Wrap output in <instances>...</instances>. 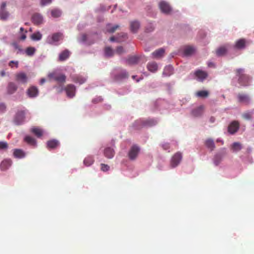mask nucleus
<instances>
[{"label":"nucleus","instance_id":"1","mask_svg":"<svg viewBox=\"0 0 254 254\" xmlns=\"http://www.w3.org/2000/svg\"><path fill=\"white\" fill-rule=\"evenodd\" d=\"M236 75L238 77V82L242 86H246L250 85L251 80L250 76L245 73L244 68H237L235 70Z\"/></svg>","mask_w":254,"mask_h":254},{"label":"nucleus","instance_id":"2","mask_svg":"<svg viewBox=\"0 0 254 254\" xmlns=\"http://www.w3.org/2000/svg\"><path fill=\"white\" fill-rule=\"evenodd\" d=\"M49 79H54L59 82L64 83L65 81L66 76L63 74H57L56 72L49 73L48 75Z\"/></svg>","mask_w":254,"mask_h":254},{"label":"nucleus","instance_id":"3","mask_svg":"<svg viewBox=\"0 0 254 254\" xmlns=\"http://www.w3.org/2000/svg\"><path fill=\"white\" fill-rule=\"evenodd\" d=\"M182 159V154L181 152H178L175 153L172 157L171 160V166L172 168L176 167L180 163Z\"/></svg>","mask_w":254,"mask_h":254},{"label":"nucleus","instance_id":"4","mask_svg":"<svg viewBox=\"0 0 254 254\" xmlns=\"http://www.w3.org/2000/svg\"><path fill=\"white\" fill-rule=\"evenodd\" d=\"M63 38V34L61 33H54L51 37L49 36L47 38V42L49 44L53 45L55 42L59 41Z\"/></svg>","mask_w":254,"mask_h":254},{"label":"nucleus","instance_id":"5","mask_svg":"<svg viewBox=\"0 0 254 254\" xmlns=\"http://www.w3.org/2000/svg\"><path fill=\"white\" fill-rule=\"evenodd\" d=\"M139 151L140 149L137 145H133L128 153L129 158L131 160H135L137 158Z\"/></svg>","mask_w":254,"mask_h":254},{"label":"nucleus","instance_id":"6","mask_svg":"<svg viewBox=\"0 0 254 254\" xmlns=\"http://www.w3.org/2000/svg\"><path fill=\"white\" fill-rule=\"evenodd\" d=\"M6 5V2H3L0 7V19L2 20L7 19L9 16V13L5 9Z\"/></svg>","mask_w":254,"mask_h":254},{"label":"nucleus","instance_id":"7","mask_svg":"<svg viewBox=\"0 0 254 254\" xmlns=\"http://www.w3.org/2000/svg\"><path fill=\"white\" fill-rule=\"evenodd\" d=\"M25 119V112L23 111H18L15 117L14 122L17 125H19L22 124Z\"/></svg>","mask_w":254,"mask_h":254},{"label":"nucleus","instance_id":"8","mask_svg":"<svg viewBox=\"0 0 254 254\" xmlns=\"http://www.w3.org/2000/svg\"><path fill=\"white\" fill-rule=\"evenodd\" d=\"M66 95L69 98H73L75 96L76 88L72 84H68L64 88Z\"/></svg>","mask_w":254,"mask_h":254},{"label":"nucleus","instance_id":"9","mask_svg":"<svg viewBox=\"0 0 254 254\" xmlns=\"http://www.w3.org/2000/svg\"><path fill=\"white\" fill-rule=\"evenodd\" d=\"M15 80L22 84H26L28 81V77L24 72H19L15 74Z\"/></svg>","mask_w":254,"mask_h":254},{"label":"nucleus","instance_id":"10","mask_svg":"<svg viewBox=\"0 0 254 254\" xmlns=\"http://www.w3.org/2000/svg\"><path fill=\"white\" fill-rule=\"evenodd\" d=\"M204 109V106L200 105L193 109L191 112V114L193 117H200L203 114Z\"/></svg>","mask_w":254,"mask_h":254},{"label":"nucleus","instance_id":"11","mask_svg":"<svg viewBox=\"0 0 254 254\" xmlns=\"http://www.w3.org/2000/svg\"><path fill=\"white\" fill-rule=\"evenodd\" d=\"M239 123L238 121H233L229 126L228 128V132L231 134H234L237 131L239 128Z\"/></svg>","mask_w":254,"mask_h":254},{"label":"nucleus","instance_id":"12","mask_svg":"<svg viewBox=\"0 0 254 254\" xmlns=\"http://www.w3.org/2000/svg\"><path fill=\"white\" fill-rule=\"evenodd\" d=\"M159 7L162 12L169 14L171 11L170 5L165 1H161L159 3Z\"/></svg>","mask_w":254,"mask_h":254},{"label":"nucleus","instance_id":"13","mask_svg":"<svg viewBox=\"0 0 254 254\" xmlns=\"http://www.w3.org/2000/svg\"><path fill=\"white\" fill-rule=\"evenodd\" d=\"M27 94L30 98L35 97L38 95V89L36 86H30L27 90Z\"/></svg>","mask_w":254,"mask_h":254},{"label":"nucleus","instance_id":"14","mask_svg":"<svg viewBox=\"0 0 254 254\" xmlns=\"http://www.w3.org/2000/svg\"><path fill=\"white\" fill-rule=\"evenodd\" d=\"M12 164V161L10 159H6L3 160L0 165V168L1 170L4 171L9 168Z\"/></svg>","mask_w":254,"mask_h":254},{"label":"nucleus","instance_id":"15","mask_svg":"<svg viewBox=\"0 0 254 254\" xmlns=\"http://www.w3.org/2000/svg\"><path fill=\"white\" fill-rule=\"evenodd\" d=\"M194 74L199 81H203L207 76V73L201 70H196L194 72Z\"/></svg>","mask_w":254,"mask_h":254},{"label":"nucleus","instance_id":"16","mask_svg":"<svg viewBox=\"0 0 254 254\" xmlns=\"http://www.w3.org/2000/svg\"><path fill=\"white\" fill-rule=\"evenodd\" d=\"M238 98L239 102L246 104L250 103V98L247 95L240 93L238 95Z\"/></svg>","mask_w":254,"mask_h":254},{"label":"nucleus","instance_id":"17","mask_svg":"<svg viewBox=\"0 0 254 254\" xmlns=\"http://www.w3.org/2000/svg\"><path fill=\"white\" fill-rule=\"evenodd\" d=\"M17 89V86L14 82H10L7 87V92L8 94H13Z\"/></svg>","mask_w":254,"mask_h":254},{"label":"nucleus","instance_id":"18","mask_svg":"<svg viewBox=\"0 0 254 254\" xmlns=\"http://www.w3.org/2000/svg\"><path fill=\"white\" fill-rule=\"evenodd\" d=\"M70 55V52L68 50H64L60 54L59 60L60 61H64L69 57Z\"/></svg>","mask_w":254,"mask_h":254},{"label":"nucleus","instance_id":"19","mask_svg":"<svg viewBox=\"0 0 254 254\" xmlns=\"http://www.w3.org/2000/svg\"><path fill=\"white\" fill-rule=\"evenodd\" d=\"M32 21L34 24L38 25L42 23L43 17L40 14L35 13L32 17Z\"/></svg>","mask_w":254,"mask_h":254},{"label":"nucleus","instance_id":"20","mask_svg":"<svg viewBox=\"0 0 254 254\" xmlns=\"http://www.w3.org/2000/svg\"><path fill=\"white\" fill-rule=\"evenodd\" d=\"M165 53V50L163 48H160L156 50L152 53L153 58L159 59L163 56Z\"/></svg>","mask_w":254,"mask_h":254},{"label":"nucleus","instance_id":"21","mask_svg":"<svg viewBox=\"0 0 254 254\" xmlns=\"http://www.w3.org/2000/svg\"><path fill=\"white\" fill-rule=\"evenodd\" d=\"M104 154L106 157L111 159L114 156L115 151L113 148H111V147H107L104 150Z\"/></svg>","mask_w":254,"mask_h":254},{"label":"nucleus","instance_id":"22","mask_svg":"<svg viewBox=\"0 0 254 254\" xmlns=\"http://www.w3.org/2000/svg\"><path fill=\"white\" fill-rule=\"evenodd\" d=\"M128 76V73L126 71H123L120 73L117 74L115 76V80L118 81L127 78Z\"/></svg>","mask_w":254,"mask_h":254},{"label":"nucleus","instance_id":"23","mask_svg":"<svg viewBox=\"0 0 254 254\" xmlns=\"http://www.w3.org/2000/svg\"><path fill=\"white\" fill-rule=\"evenodd\" d=\"M130 30L133 33H136L140 27V24L137 21H131L130 23Z\"/></svg>","mask_w":254,"mask_h":254},{"label":"nucleus","instance_id":"24","mask_svg":"<svg viewBox=\"0 0 254 254\" xmlns=\"http://www.w3.org/2000/svg\"><path fill=\"white\" fill-rule=\"evenodd\" d=\"M246 43L245 39H240L236 42L235 47L238 49H244L245 47Z\"/></svg>","mask_w":254,"mask_h":254},{"label":"nucleus","instance_id":"25","mask_svg":"<svg viewBox=\"0 0 254 254\" xmlns=\"http://www.w3.org/2000/svg\"><path fill=\"white\" fill-rule=\"evenodd\" d=\"M13 156L15 158H22L25 157V154L21 149H15L13 150Z\"/></svg>","mask_w":254,"mask_h":254},{"label":"nucleus","instance_id":"26","mask_svg":"<svg viewBox=\"0 0 254 254\" xmlns=\"http://www.w3.org/2000/svg\"><path fill=\"white\" fill-rule=\"evenodd\" d=\"M205 146L209 149L211 151H212L214 149L215 146L213 139L211 138H208L206 139L204 143Z\"/></svg>","mask_w":254,"mask_h":254},{"label":"nucleus","instance_id":"27","mask_svg":"<svg viewBox=\"0 0 254 254\" xmlns=\"http://www.w3.org/2000/svg\"><path fill=\"white\" fill-rule=\"evenodd\" d=\"M138 57L136 56L129 57L126 60L127 63L128 65L136 64L138 62Z\"/></svg>","mask_w":254,"mask_h":254},{"label":"nucleus","instance_id":"28","mask_svg":"<svg viewBox=\"0 0 254 254\" xmlns=\"http://www.w3.org/2000/svg\"><path fill=\"white\" fill-rule=\"evenodd\" d=\"M147 67L148 69L150 71L152 72H156L158 69V65L154 62L149 63L147 64Z\"/></svg>","mask_w":254,"mask_h":254},{"label":"nucleus","instance_id":"29","mask_svg":"<svg viewBox=\"0 0 254 254\" xmlns=\"http://www.w3.org/2000/svg\"><path fill=\"white\" fill-rule=\"evenodd\" d=\"M59 145V142L56 139L51 140L47 142V147L49 148L54 149L57 148Z\"/></svg>","mask_w":254,"mask_h":254},{"label":"nucleus","instance_id":"30","mask_svg":"<svg viewBox=\"0 0 254 254\" xmlns=\"http://www.w3.org/2000/svg\"><path fill=\"white\" fill-rule=\"evenodd\" d=\"M173 73V67L171 65L166 66L163 71V74L165 76H169Z\"/></svg>","mask_w":254,"mask_h":254},{"label":"nucleus","instance_id":"31","mask_svg":"<svg viewBox=\"0 0 254 254\" xmlns=\"http://www.w3.org/2000/svg\"><path fill=\"white\" fill-rule=\"evenodd\" d=\"M31 132L34 133L37 137H40L43 135V131L41 129L36 127L31 128Z\"/></svg>","mask_w":254,"mask_h":254},{"label":"nucleus","instance_id":"32","mask_svg":"<svg viewBox=\"0 0 254 254\" xmlns=\"http://www.w3.org/2000/svg\"><path fill=\"white\" fill-rule=\"evenodd\" d=\"M194 49L191 46H187L184 50V54L185 56H188L192 55L194 52Z\"/></svg>","mask_w":254,"mask_h":254},{"label":"nucleus","instance_id":"33","mask_svg":"<svg viewBox=\"0 0 254 254\" xmlns=\"http://www.w3.org/2000/svg\"><path fill=\"white\" fill-rule=\"evenodd\" d=\"M157 124V121L154 119H147L143 122L144 126L152 127Z\"/></svg>","mask_w":254,"mask_h":254},{"label":"nucleus","instance_id":"34","mask_svg":"<svg viewBox=\"0 0 254 254\" xmlns=\"http://www.w3.org/2000/svg\"><path fill=\"white\" fill-rule=\"evenodd\" d=\"M24 141L31 145L36 146V140L30 136H26L24 138Z\"/></svg>","mask_w":254,"mask_h":254},{"label":"nucleus","instance_id":"35","mask_svg":"<svg viewBox=\"0 0 254 254\" xmlns=\"http://www.w3.org/2000/svg\"><path fill=\"white\" fill-rule=\"evenodd\" d=\"M227 52V49L224 46H222L219 48L216 53L218 56H222L224 55Z\"/></svg>","mask_w":254,"mask_h":254},{"label":"nucleus","instance_id":"36","mask_svg":"<svg viewBox=\"0 0 254 254\" xmlns=\"http://www.w3.org/2000/svg\"><path fill=\"white\" fill-rule=\"evenodd\" d=\"M94 162V159L92 156H88L85 158L84 164L86 166H89Z\"/></svg>","mask_w":254,"mask_h":254},{"label":"nucleus","instance_id":"37","mask_svg":"<svg viewBox=\"0 0 254 254\" xmlns=\"http://www.w3.org/2000/svg\"><path fill=\"white\" fill-rule=\"evenodd\" d=\"M42 37V35L39 32H35L31 36V38L34 41H39L41 39Z\"/></svg>","mask_w":254,"mask_h":254},{"label":"nucleus","instance_id":"38","mask_svg":"<svg viewBox=\"0 0 254 254\" xmlns=\"http://www.w3.org/2000/svg\"><path fill=\"white\" fill-rule=\"evenodd\" d=\"M196 95L197 96L199 97L205 98L208 96L209 92L206 90H201L197 91Z\"/></svg>","mask_w":254,"mask_h":254},{"label":"nucleus","instance_id":"39","mask_svg":"<svg viewBox=\"0 0 254 254\" xmlns=\"http://www.w3.org/2000/svg\"><path fill=\"white\" fill-rule=\"evenodd\" d=\"M242 149L241 144L239 142H234L232 145V149L233 151H238Z\"/></svg>","mask_w":254,"mask_h":254},{"label":"nucleus","instance_id":"40","mask_svg":"<svg viewBox=\"0 0 254 254\" xmlns=\"http://www.w3.org/2000/svg\"><path fill=\"white\" fill-rule=\"evenodd\" d=\"M105 54L107 57H112L114 55V52L110 47H107L105 48Z\"/></svg>","mask_w":254,"mask_h":254},{"label":"nucleus","instance_id":"41","mask_svg":"<svg viewBox=\"0 0 254 254\" xmlns=\"http://www.w3.org/2000/svg\"><path fill=\"white\" fill-rule=\"evenodd\" d=\"M62 14V12L60 9H54L51 11V15L53 17L57 18L60 17Z\"/></svg>","mask_w":254,"mask_h":254},{"label":"nucleus","instance_id":"42","mask_svg":"<svg viewBox=\"0 0 254 254\" xmlns=\"http://www.w3.org/2000/svg\"><path fill=\"white\" fill-rule=\"evenodd\" d=\"M86 78L81 76H77L74 78V82L79 83L80 84H83L86 81Z\"/></svg>","mask_w":254,"mask_h":254},{"label":"nucleus","instance_id":"43","mask_svg":"<svg viewBox=\"0 0 254 254\" xmlns=\"http://www.w3.org/2000/svg\"><path fill=\"white\" fill-rule=\"evenodd\" d=\"M222 157L220 155H216L213 158V163L215 166H218L221 162Z\"/></svg>","mask_w":254,"mask_h":254},{"label":"nucleus","instance_id":"44","mask_svg":"<svg viewBox=\"0 0 254 254\" xmlns=\"http://www.w3.org/2000/svg\"><path fill=\"white\" fill-rule=\"evenodd\" d=\"M35 51H36V49L35 48L30 47H28L26 49L25 52H26V54H27V55L31 56L34 54Z\"/></svg>","mask_w":254,"mask_h":254},{"label":"nucleus","instance_id":"45","mask_svg":"<svg viewBox=\"0 0 254 254\" xmlns=\"http://www.w3.org/2000/svg\"><path fill=\"white\" fill-rule=\"evenodd\" d=\"M252 114L251 113H245L243 114L242 117L246 120H250L252 118Z\"/></svg>","mask_w":254,"mask_h":254},{"label":"nucleus","instance_id":"46","mask_svg":"<svg viewBox=\"0 0 254 254\" xmlns=\"http://www.w3.org/2000/svg\"><path fill=\"white\" fill-rule=\"evenodd\" d=\"M52 1V0H41L40 4L41 6H44L51 3Z\"/></svg>","mask_w":254,"mask_h":254},{"label":"nucleus","instance_id":"47","mask_svg":"<svg viewBox=\"0 0 254 254\" xmlns=\"http://www.w3.org/2000/svg\"><path fill=\"white\" fill-rule=\"evenodd\" d=\"M116 52L119 55H121L125 52L124 49L122 46H119L117 48Z\"/></svg>","mask_w":254,"mask_h":254},{"label":"nucleus","instance_id":"48","mask_svg":"<svg viewBox=\"0 0 254 254\" xmlns=\"http://www.w3.org/2000/svg\"><path fill=\"white\" fill-rule=\"evenodd\" d=\"M8 147V144L6 142H0V149H5Z\"/></svg>","mask_w":254,"mask_h":254},{"label":"nucleus","instance_id":"49","mask_svg":"<svg viewBox=\"0 0 254 254\" xmlns=\"http://www.w3.org/2000/svg\"><path fill=\"white\" fill-rule=\"evenodd\" d=\"M101 169L102 171H103L104 172L107 171L109 170L110 167L107 164H101Z\"/></svg>","mask_w":254,"mask_h":254},{"label":"nucleus","instance_id":"50","mask_svg":"<svg viewBox=\"0 0 254 254\" xmlns=\"http://www.w3.org/2000/svg\"><path fill=\"white\" fill-rule=\"evenodd\" d=\"M119 27V26L118 25H115L114 26H113L111 28H108L107 29V31L109 33H113L114 32L117 28Z\"/></svg>","mask_w":254,"mask_h":254},{"label":"nucleus","instance_id":"51","mask_svg":"<svg viewBox=\"0 0 254 254\" xmlns=\"http://www.w3.org/2000/svg\"><path fill=\"white\" fill-rule=\"evenodd\" d=\"M13 64H14L15 65V66L16 68L18 67V61H11L8 64H9V66H10L11 67H13Z\"/></svg>","mask_w":254,"mask_h":254},{"label":"nucleus","instance_id":"52","mask_svg":"<svg viewBox=\"0 0 254 254\" xmlns=\"http://www.w3.org/2000/svg\"><path fill=\"white\" fill-rule=\"evenodd\" d=\"M103 99L101 97H99L93 99L92 102L94 103H98L102 101Z\"/></svg>","mask_w":254,"mask_h":254},{"label":"nucleus","instance_id":"53","mask_svg":"<svg viewBox=\"0 0 254 254\" xmlns=\"http://www.w3.org/2000/svg\"><path fill=\"white\" fill-rule=\"evenodd\" d=\"M6 107L3 103L0 104V113L3 112L5 110Z\"/></svg>","mask_w":254,"mask_h":254},{"label":"nucleus","instance_id":"54","mask_svg":"<svg viewBox=\"0 0 254 254\" xmlns=\"http://www.w3.org/2000/svg\"><path fill=\"white\" fill-rule=\"evenodd\" d=\"M12 46L14 47V48L16 49H17L19 51H21V48L20 47V46H19L17 43H13L12 44Z\"/></svg>","mask_w":254,"mask_h":254},{"label":"nucleus","instance_id":"55","mask_svg":"<svg viewBox=\"0 0 254 254\" xmlns=\"http://www.w3.org/2000/svg\"><path fill=\"white\" fill-rule=\"evenodd\" d=\"M162 147L165 150H167L170 148V146L168 144H165L162 145Z\"/></svg>","mask_w":254,"mask_h":254},{"label":"nucleus","instance_id":"56","mask_svg":"<svg viewBox=\"0 0 254 254\" xmlns=\"http://www.w3.org/2000/svg\"><path fill=\"white\" fill-rule=\"evenodd\" d=\"M154 28L151 25L149 28H146V31L147 32H151L153 30Z\"/></svg>","mask_w":254,"mask_h":254},{"label":"nucleus","instance_id":"57","mask_svg":"<svg viewBox=\"0 0 254 254\" xmlns=\"http://www.w3.org/2000/svg\"><path fill=\"white\" fill-rule=\"evenodd\" d=\"M26 38V36L25 34H23L20 38V39L22 40H24Z\"/></svg>","mask_w":254,"mask_h":254},{"label":"nucleus","instance_id":"58","mask_svg":"<svg viewBox=\"0 0 254 254\" xmlns=\"http://www.w3.org/2000/svg\"><path fill=\"white\" fill-rule=\"evenodd\" d=\"M45 81H46V80L45 78H42L40 80V83L41 84H43L45 82Z\"/></svg>","mask_w":254,"mask_h":254},{"label":"nucleus","instance_id":"59","mask_svg":"<svg viewBox=\"0 0 254 254\" xmlns=\"http://www.w3.org/2000/svg\"><path fill=\"white\" fill-rule=\"evenodd\" d=\"M215 121V118L213 117H211L210 118V122L211 123H214Z\"/></svg>","mask_w":254,"mask_h":254},{"label":"nucleus","instance_id":"60","mask_svg":"<svg viewBox=\"0 0 254 254\" xmlns=\"http://www.w3.org/2000/svg\"><path fill=\"white\" fill-rule=\"evenodd\" d=\"M208 65L209 67H213L214 66V64L212 63H209Z\"/></svg>","mask_w":254,"mask_h":254},{"label":"nucleus","instance_id":"61","mask_svg":"<svg viewBox=\"0 0 254 254\" xmlns=\"http://www.w3.org/2000/svg\"><path fill=\"white\" fill-rule=\"evenodd\" d=\"M110 40L112 42H113V41H115V38L114 37H111L110 38Z\"/></svg>","mask_w":254,"mask_h":254},{"label":"nucleus","instance_id":"62","mask_svg":"<svg viewBox=\"0 0 254 254\" xmlns=\"http://www.w3.org/2000/svg\"><path fill=\"white\" fill-rule=\"evenodd\" d=\"M20 31L21 32H22L24 31V28L23 27H21L20 28Z\"/></svg>","mask_w":254,"mask_h":254},{"label":"nucleus","instance_id":"63","mask_svg":"<svg viewBox=\"0 0 254 254\" xmlns=\"http://www.w3.org/2000/svg\"><path fill=\"white\" fill-rule=\"evenodd\" d=\"M1 76H3L5 75V72L3 71L1 72Z\"/></svg>","mask_w":254,"mask_h":254},{"label":"nucleus","instance_id":"64","mask_svg":"<svg viewBox=\"0 0 254 254\" xmlns=\"http://www.w3.org/2000/svg\"><path fill=\"white\" fill-rule=\"evenodd\" d=\"M132 77L133 79H135V75H133L132 76Z\"/></svg>","mask_w":254,"mask_h":254}]
</instances>
